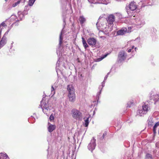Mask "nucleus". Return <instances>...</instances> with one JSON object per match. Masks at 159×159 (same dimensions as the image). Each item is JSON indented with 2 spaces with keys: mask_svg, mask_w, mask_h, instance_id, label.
Returning <instances> with one entry per match:
<instances>
[{
  "mask_svg": "<svg viewBox=\"0 0 159 159\" xmlns=\"http://www.w3.org/2000/svg\"><path fill=\"white\" fill-rule=\"evenodd\" d=\"M115 16L113 14L109 15L107 19L101 16L99 17L96 23L97 29L98 30H102L105 32L106 34L108 33L111 31V29L107 26L105 24L106 21L110 24L111 25L115 20Z\"/></svg>",
  "mask_w": 159,
  "mask_h": 159,
  "instance_id": "1",
  "label": "nucleus"
},
{
  "mask_svg": "<svg viewBox=\"0 0 159 159\" xmlns=\"http://www.w3.org/2000/svg\"><path fill=\"white\" fill-rule=\"evenodd\" d=\"M67 89L68 92V97L70 102H74L75 100L76 96L75 90L72 85H68L67 86Z\"/></svg>",
  "mask_w": 159,
  "mask_h": 159,
  "instance_id": "2",
  "label": "nucleus"
},
{
  "mask_svg": "<svg viewBox=\"0 0 159 159\" xmlns=\"http://www.w3.org/2000/svg\"><path fill=\"white\" fill-rule=\"evenodd\" d=\"M150 110V107L149 104L144 103L142 106V108L139 109L137 112V115L140 116H143L146 114Z\"/></svg>",
  "mask_w": 159,
  "mask_h": 159,
  "instance_id": "3",
  "label": "nucleus"
},
{
  "mask_svg": "<svg viewBox=\"0 0 159 159\" xmlns=\"http://www.w3.org/2000/svg\"><path fill=\"white\" fill-rule=\"evenodd\" d=\"M41 105L43 112L48 116L49 114L48 113V111H50L51 109L48 106V102H47V103L46 102H44V98H43V99L41 101Z\"/></svg>",
  "mask_w": 159,
  "mask_h": 159,
  "instance_id": "4",
  "label": "nucleus"
},
{
  "mask_svg": "<svg viewBox=\"0 0 159 159\" xmlns=\"http://www.w3.org/2000/svg\"><path fill=\"white\" fill-rule=\"evenodd\" d=\"M145 24V21L143 18L140 17H138L135 19L134 24L136 27L140 28Z\"/></svg>",
  "mask_w": 159,
  "mask_h": 159,
  "instance_id": "5",
  "label": "nucleus"
},
{
  "mask_svg": "<svg viewBox=\"0 0 159 159\" xmlns=\"http://www.w3.org/2000/svg\"><path fill=\"white\" fill-rule=\"evenodd\" d=\"M137 5L136 3L134 2H131L129 5V9H127V12L129 16H132L131 13V11H135L137 8Z\"/></svg>",
  "mask_w": 159,
  "mask_h": 159,
  "instance_id": "6",
  "label": "nucleus"
},
{
  "mask_svg": "<svg viewBox=\"0 0 159 159\" xmlns=\"http://www.w3.org/2000/svg\"><path fill=\"white\" fill-rule=\"evenodd\" d=\"M72 116L75 119H79L82 116V113L79 110L75 109H73L71 111Z\"/></svg>",
  "mask_w": 159,
  "mask_h": 159,
  "instance_id": "7",
  "label": "nucleus"
},
{
  "mask_svg": "<svg viewBox=\"0 0 159 159\" xmlns=\"http://www.w3.org/2000/svg\"><path fill=\"white\" fill-rule=\"evenodd\" d=\"M131 27H129L128 29L126 27H123L120 30H118L117 32V35H123L127 33L131 32Z\"/></svg>",
  "mask_w": 159,
  "mask_h": 159,
  "instance_id": "8",
  "label": "nucleus"
},
{
  "mask_svg": "<svg viewBox=\"0 0 159 159\" xmlns=\"http://www.w3.org/2000/svg\"><path fill=\"white\" fill-rule=\"evenodd\" d=\"M63 30H62L60 33L59 36V47L58 48L57 50V53L58 56H60L61 54V48L60 47L62 43L63 36L62 34H63Z\"/></svg>",
  "mask_w": 159,
  "mask_h": 159,
  "instance_id": "9",
  "label": "nucleus"
},
{
  "mask_svg": "<svg viewBox=\"0 0 159 159\" xmlns=\"http://www.w3.org/2000/svg\"><path fill=\"white\" fill-rule=\"evenodd\" d=\"M127 57L126 53L124 51H121L120 52L118 56V60L119 62H122Z\"/></svg>",
  "mask_w": 159,
  "mask_h": 159,
  "instance_id": "10",
  "label": "nucleus"
},
{
  "mask_svg": "<svg viewBox=\"0 0 159 159\" xmlns=\"http://www.w3.org/2000/svg\"><path fill=\"white\" fill-rule=\"evenodd\" d=\"M95 141L96 139H95L94 138H93L88 146V149L89 150L91 151V152H92L93 150L95 149L96 145Z\"/></svg>",
  "mask_w": 159,
  "mask_h": 159,
  "instance_id": "11",
  "label": "nucleus"
},
{
  "mask_svg": "<svg viewBox=\"0 0 159 159\" xmlns=\"http://www.w3.org/2000/svg\"><path fill=\"white\" fill-rule=\"evenodd\" d=\"M150 94V99L153 100L154 101L155 104L156 102L159 101V95L157 94L152 95L153 92L152 91L151 92Z\"/></svg>",
  "mask_w": 159,
  "mask_h": 159,
  "instance_id": "12",
  "label": "nucleus"
},
{
  "mask_svg": "<svg viewBox=\"0 0 159 159\" xmlns=\"http://www.w3.org/2000/svg\"><path fill=\"white\" fill-rule=\"evenodd\" d=\"M87 42L89 45L92 47H94L96 43L97 40L93 38H90L88 39Z\"/></svg>",
  "mask_w": 159,
  "mask_h": 159,
  "instance_id": "13",
  "label": "nucleus"
},
{
  "mask_svg": "<svg viewBox=\"0 0 159 159\" xmlns=\"http://www.w3.org/2000/svg\"><path fill=\"white\" fill-rule=\"evenodd\" d=\"M5 35V34H4ZM7 39L6 37L4 35L0 41V49L4 46L7 43Z\"/></svg>",
  "mask_w": 159,
  "mask_h": 159,
  "instance_id": "14",
  "label": "nucleus"
},
{
  "mask_svg": "<svg viewBox=\"0 0 159 159\" xmlns=\"http://www.w3.org/2000/svg\"><path fill=\"white\" fill-rule=\"evenodd\" d=\"M27 14L26 11H24L23 13L21 11H19L18 13V17L19 18L20 20H22L23 18H24V15Z\"/></svg>",
  "mask_w": 159,
  "mask_h": 159,
  "instance_id": "15",
  "label": "nucleus"
},
{
  "mask_svg": "<svg viewBox=\"0 0 159 159\" xmlns=\"http://www.w3.org/2000/svg\"><path fill=\"white\" fill-rule=\"evenodd\" d=\"M79 20L80 25H82L86 21V18L83 16H81L79 17Z\"/></svg>",
  "mask_w": 159,
  "mask_h": 159,
  "instance_id": "16",
  "label": "nucleus"
},
{
  "mask_svg": "<svg viewBox=\"0 0 159 159\" xmlns=\"http://www.w3.org/2000/svg\"><path fill=\"white\" fill-rule=\"evenodd\" d=\"M49 125L48 127V130L49 132H51L56 128V126L55 125L50 124L49 123H48Z\"/></svg>",
  "mask_w": 159,
  "mask_h": 159,
  "instance_id": "17",
  "label": "nucleus"
},
{
  "mask_svg": "<svg viewBox=\"0 0 159 159\" xmlns=\"http://www.w3.org/2000/svg\"><path fill=\"white\" fill-rule=\"evenodd\" d=\"M0 159H9L6 153H0Z\"/></svg>",
  "mask_w": 159,
  "mask_h": 159,
  "instance_id": "18",
  "label": "nucleus"
},
{
  "mask_svg": "<svg viewBox=\"0 0 159 159\" xmlns=\"http://www.w3.org/2000/svg\"><path fill=\"white\" fill-rule=\"evenodd\" d=\"M90 118V116H89V117H85L84 119L85 121V123L84 124V125L85 127H87L89 123V119Z\"/></svg>",
  "mask_w": 159,
  "mask_h": 159,
  "instance_id": "19",
  "label": "nucleus"
},
{
  "mask_svg": "<svg viewBox=\"0 0 159 159\" xmlns=\"http://www.w3.org/2000/svg\"><path fill=\"white\" fill-rule=\"evenodd\" d=\"M82 42L84 46V47L86 50L87 48L89 47V45L87 44L86 41L85 40L84 38L83 37L82 38Z\"/></svg>",
  "mask_w": 159,
  "mask_h": 159,
  "instance_id": "20",
  "label": "nucleus"
},
{
  "mask_svg": "<svg viewBox=\"0 0 159 159\" xmlns=\"http://www.w3.org/2000/svg\"><path fill=\"white\" fill-rule=\"evenodd\" d=\"M114 15L115 16V18L116 17L118 19H120L122 18V15L120 13H115L114 14Z\"/></svg>",
  "mask_w": 159,
  "mask_h": 159,
  "instance_id": "21",
  "label": "nucleus"
},
{
  "mask_svg": "<svg viewBox=\"0 0 159 159\" xmlns=\"http://www.w3.org/2000/svg\"><path fill=\"white\" fill-rule=\"evenodd\" d=\"M60 66V61L59 59H58L56 64V70L57 73H58V71L59 70V66Z\"/></svg>",
  "mask_w": 159,
  "mask_h": 159,
  "instance_id": "22",
  "label": "nucleus"
},
{
  "mask_svg": "<svg viewBox=\"0 0 159 159\" xmlns=\"http://www.w3.org/2000/svg\"><path fill=\"white\" fill-rule=\"evenodd\" d=\"M134 103V101L133 100H130L128 102L127 104V107H130L131 105Z\"/></svg>",
  "mask_w": 159,
  "mask_h": 159,
  "instance_id": "23",
  "label": "nucleus"
},
{
  "mask_svg": "<svg viewBox=\"0 0 159 159\" xmlns=\"http://www.w3.org/2000/svg\"><path fill=\"white\" fill-rule=\"evenodd\" d=\"M6 20L5 21H3L0 24V29H1V32L2 30L3 29L2 27L1 28L2 26H3L5 27L7 26L6 24L5 23V22L6 21Z\"/></svg>",
  "mask_w": 159,
  "mask_h": 159,
  "instance_id": "24",
  "label": "nucleus"
},
{
  "mask_svg": "<svg viewBox=\"0 0 159 159\" xmlns=\"http://www.w3.org/2000/svg\"><path fill=\"white\" fill-rule=\"evenodd\" d=\"M55 88L53 87V86L52 85L51 88V95L52 96H53L55 94Z\"/></svg>",
  "mask_w": 159,
  "mask_h": 159,
  "instance_id": "25",
  "label": "nucleus"
},
{
  "mask_svg": "<svg viewBox=\"0 0 159 159\" xmlns=\"http://www.w3.org/2000/svg\"><path fill=\"white\" fill-rule=\"evenodd\" d=\"M107 56V55H105L103 57H99L98 58H97L96 60V61L97 62H98L101 61L102 59H103L104 58H105Z\"/></svg>",
  "mask_w": 159,
  "mask_h": 159,
  "instance_id": "26",
  "label": "nucleus"
},
{
  "mask_svg": "<svg viewBox=\"0 0 159 159\" xmlns=\"http://www.w3.org/2000/svg\"><path fill=\"white\" fill-rule=\"evenodd\" d=\"M36 0H29L28 2V5L30 6H32Z\"/></svg>",
  "mask_w": 159,
  "mask_h": 159,
  "instance_id": "27",
  "label": "nucleus"
},
{
  "mask_svg": "<svg viewBox=\"0 0 159 159\" xmlns=\"http://www.w3.org/2000/svg\"><path fill=\"white\" fill-rule=\"evenodd\" d=\"M146 159H152V156L150 154H147L146 156Z\"/></svg>",
  "mask_w": 159,
  "mask_h": 159,
  "instance_id": "28",
  "label": "nucleus"
},
{
  "mask_svg": "<svg viewBox=\"0 0 159 159\" xmlns=\"http://www.w3.org/2000/svg\"><path fill=\"white\" fill-rule=\"evenodd\" d=\"M15 19V20L16 21H18V19H17V17L15 15H13L11 16V19Z\"/></svg>",
  "mask_w": 159,
  "mask_h": 159,
  "instance_id": "29",
  "label": "nucleus"
},
{
  "mask_svg": "<svg viewBox=\"0 0 159 159\" xmlns=\"http://www.w3.org/2000/svg\"><path fill=\"white\" fill-rule=\"evenodd\" d=\"M100 3H102L104 4H107L109 2L107 0H102V1Z\"/></svg>",
  "mask_w": 159,
  "mask_h": 159,
  "instance_id": "30",
  "label": "nucleus"
},
{
  "mask_svg": "<svg viewBox=\"0 0 159 159\" xmlns=\"http://www.w3.org/2000/svg\"><path fill=\"white\" fill-rule=\"evenodd\" d=\"M134 45L132 46L131 47V48H128L127 49V51L128 52H133V51L132 50V49H133L134 48Z\"/></svg>",
  "mask_w": 159,
  "mask_h": 159,
  "instance_id": "31",
  "label": "nucleus"
},
{
  "mask_svg": "<svg viewBox=\"0 0 159 159\" xmlns=\"http://www.w3.org/2000/svg\"><path fill=\"white\" fill-rule=\"evenodd\" d=\"M20 0L12 4V7H15L20 3Z\"/></svg>",
  "mask_w": 159,
  "mask_h": 159,
  "instance_id": "32",
  "label": "nucleus"
},
{
  "mask_svg": "<svg viewBox=\"0 0 159 159\" xmlns=\"http://www.w3.org/2000/svg\"><path fill=\"white\" fill-rule=\"evenodd\" d=\"M105 83V81H103V82L101 83L102 86V88H101V89H102L103 88L104 86Z\"/></svg>",
  "mask_w": 159,
  "mask_h": 159,
  "instance_id": "33",
  "label": "nucleus"
},
{
  "mask_svg": "<svg viewBox=\"0 0 159 159\" xmlns=\"http://www.w3.org/2000/svg\"><path fill=\"white\" fill-rule=\"evenodd\" d=\"M54 119V117L53 116L52 114L51 115L50 117L49 118L50 120L52 121V120H53Z\"/></svg>",
  "mask_w": 159,
  "mask_h": 159,
  "instance_id": "34",
  "label": "nucleus"
},
{
  "mask_svg": "<svg viewBox=\"0 0 159 159\" xmlns=\"http://www.w3.org/2000/svg\"><path fill=\"white\" fill-rule=\"evenodd\" d=\"M109 74H110V72H108L107 74L106 75V76L105 77L104 79V81H105L107 80V78H108V75H109Z\"/></svg>",
  "mask_w": 159,
  "mask_h": 159,
  "instance_id": "35",
  "label": "nucleus"
},
{
  "mask_svg": "<svg viewBox=\"0 0 159 159\" xmlns=\"http://www.w3.org/2000/svg\"><path fill=\"white\" fill-rule=\"evenodd\" d=\"M159 122H157V123H156L155 124V125H154V126H153V127H154V128H156L157 127L159 126Z\"/></svg>",
  "mask_w": 159,
  "mask_h": 159,
  "instance_id": "36",
  "label": "nucleus"
},
{
  "mask_svg": "<svg viewBox=\"0 0 159 159\" xmlns=\"http://www.w3.org/2000/svg\"><path fill=\"white\" fill-rule=\"evenodd\" d=\"M159 122H157V123H156L155 124V125H154V126H153V127H154V128H156L157 127L159 126Z\"/></svg>",
  "mask_w": 159,
  "mask_h": 159,
  "instance_id": "37",
  "label": "nucleus"
},
{
  "mask_svg": "<svg viewBox=\"0 0 159 159\" xmlns=\"http://www.w3.org/2000/svg\"><path fill=\"white\" fill-rule=\"evenodd\" d=\"M159 122H157V123H156L155 124V125H154V126H153V127H154V128H156L157 127L159 126Z\"/></svg>",
  "mask_w": 159,
  "mask_h": 159,
  "instance_id": "38",
  "label": "nucleus"
},
{
  "mask_svg": "<svg viewBox=\"0 0 159 159\" xmlns=\"http://www.w3.org/2000/svg\"><path fill=\"white\" fill-rule=\"evenodd\" d=\"M152 121L151 120H150V119L148 120V124L149 125H152Z\"/></svg>",
  "mask_w": 159,
  "mask_h": 159,
  "instance_id": "39",
  "label": "nucleus"
},
{
  "mask_svg": "<svg viewBox=\"0 0 159 159\" xmlns=\"http://www.w3.org/2000/svg\"><path fill=\"white\" fill-rule=\"evenodd\" d=\"M101 89H101L100 90V91L98 92L97 93V96L98 97L100 95V94L101 93V91H102Z\"/></svg>",
  "mask_w": 159,
  "mask_h": 159,
  "instance_id": "40",
  "label": "nucleus"
},
{
  "mask_svg": "<svg viewBox=\"0 0 159 159\" xmlns=\"http://www.w3.org/2000/svg\"><path fill=\"white\" fill-rule=\"evenodd\" d=\"M107 135V133L106 132H105L102 135V138L103 139L104 137Z\"/></svg>",
  "mask_w": 159,
  "mask_h": 159,
  "instance_id": "41",
  "label": "nucleus"
},
{
  "mask_svg": "<svg viewBox=\"0 0 159 159\" xmlns=\"http://www.w3.org/2000/svg\"><path fill=\"white\" fill-rule=\"evenodd\" d=\"M156 128H154V127H153V132H154V134H155L156 133Z\"/></svg>",
  "mask_w": 159,
  "mask_h": 159,
  "instance_id": "42",
  "label": "nucleus"
},
{
  "mask_svg": "<svg viewBox=\"0 0 159 159\" xmlns=\"http://www.w3.org/2000/svg\"><path fill=\"white\" fill-rule=\"evenodd\" d=\"M88 2L90 3H94L93 0H88Z\"/></svg>",
  "mask_w": 159,
  "mask_h": 159,
  "instance_id": "43",
  "label": "nucleus"
},
{
  "mask_svg": "<svg viewBox=\"0 0 159 159\" xmlns=\"http://www.w3.org/2000/svg\"><path fill=\"white\" fill-rule=\"evenodd\" d=\"M15 24V25H18V24L16 23V22H15V23H13L12 25H11V27H12V26L13 25Z\"/></svg>",
  "mask_w": 159,
  "mask_h": 159,
  "instance_id": "44",
  "label": "nucleus"
},
{
  "mask_svg": "<svg viewBox=\"0 0 159 159\" xmlns=\"http://www.w3.org/2000/svg\"><path fill=\"white\" fill-rule=\"evenodd\" d=\"M138 49V48H137L135 47L134 48V50L135 51H136Z\"/></svg>",
  "mask_w": 159,
  "mask_h": 159,
  "instance_id": "45",
  "label": "nucleus"
},
{
  "mask_svg": "<svg viewBox=\"0 0 159 159\" xmlns=\"http://www.w3.org/2000/svg\"><path fill=\"white\" fill-rule=\"evenodd\" d=\"M63 21H64V23H65V20L64 19H63Z\"/></svg>",
  "mask_w": 159,
  "mask_h": 159,
  "instance_id": "46",
  "label": "nucleus"
},
{
  "mask_svg": "<svg viewBox=\"0 0 159 159\" xmlns=\"http://www.w3.org/2000/svg\"><path fill=\"white\" fill-rule=\"evenodd\" d=\"M116 0V1H120L121 0Z\"/></svg>",
  "mask_w": 159,
  "mask_h": 159,
  "instance_id": "47",
  "label": "nucleus"
},
{
  "mask_svg": "<svg viewBox=\"0 0 159 159\" xmlns=\"http://www.w3.org/2000/svg\"><path fill=\"white\" fill-rule=\"evenodd\" d=\"M30 118L29 119L28 121L30 122Z\"/></svg>",
  "mask_w": 159,
  "mask_h": 159,
  "instance_id": "48",
  "label": "nucleus"
},
{
  "mask_svg": "<svg viewBox=\"0 0 159 159\" xmlns=\"http://www.w3.org/2000/svg\"><path fill=\"white\" fill-rule=\"evenodd\" d=\"M49 156V154H48V157Z\"/></svg>",
  "mask_w": 159,
  "mask_h": 159,
  "instance_id": "49",
  "label": "nucleus"
},
{
  "mask_svg": "<svg viewBox=\"0 0 159 159\" xmlns=\"http://www.w3.org/2000/svg\"><path fill=\"white\" fill-rule=\"evenodd\" d=\"M100 88H101V87H100V86H99V89H100Z\"/></svg>",
  "mask_w": 159,
  "mask_h": 159,
  "instance_id": "50",
  "label": "nucleus"
},
{
  "mask_svg": "<svg viewBox=\"0 0 159 159\" xmlns=\"http://www.w3.org/2000/svg\"><path fill=\"white\" fill-rule=\"evenodd\" d=\"M158 134H159V130L158 131Z\"/></svg>",
  "mask_w": 159,
  "mask_h": 159,
  "instance_id": "51",
  "label": "nucleus"
},
{
  "mask_svg": "<svg viewBox=\"0 0 159 159\" xmlns=\"http://www.w3.org/2000/svg\"><path fill=\"white\" fill-rule=\"evenodd\" d=\"M80 76H81V77H82V75H80Z\"/></svg>",
  "mask_w": 159,
  "mask_h": 159,
  "instance_id": "52",
  "label": "nucleus"
},
{
  "mask_svg": "<svg viewBox=\"0 0 159 159\" xmlns=\"http://www.w3.org/2000/svg\"><path fill=\"white\" fill-rule=\"evenodd\" d=\"M7 0H5L6 1H7Z\"/></svg>",
  "mask_w": 159,
  "mask_h": 159,
  "instance_id": "53",
  "label": "nucleus"
},
{
  "mask_svg": "<svg viewBox=\"0 0 159 159\" xmlns=\"http://www.w3.org/2000/svg\"><path fill=\"white\" fill-rule=\"evenodd\" d=\"M0 30H1V29H0ZM1 31H0V33L1 32Z\"/></svg>",
  "mask_w": 159,
  "mask_h": 159,
  "instance_id": "54",
  "label": "nucleus"
}]
</instances>
